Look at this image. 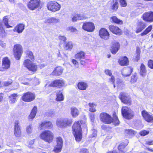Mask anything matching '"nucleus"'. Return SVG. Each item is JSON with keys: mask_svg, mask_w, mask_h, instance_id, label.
I'll list each match as a JSON object with an SVG mask.
<instances>
[{"mask_svg": "<svg viewBox=\"0 0 153 153\" xmlns=\"http://www.w3.org/2000/svg\"><path fill=\"white\" fill-rule=\"evenodd\" d=\"M81 124L84 125L85 128L87 130V125L83 121L76 122L72 126L73 133L77 141H80L82 138V133L81 127Z\"/></svg>", "mask_w": 153, "mask_h": 153, "instance_id": "nucleus-1", "label": "nucleus"}, {"mask_svg": "<svg viewBox=\"0 0 153 153\" xmlns=\"http://www.w3.org/2000/svg\"><path fill=\"white\" fill-rule=\"evenodd\" d=\"M72 122V120L71 119H58L56 120V124L58 127L63 128L71 126Z\"/></svg>", "mask_w": 153, "mask_h": 153, "instance_id": "nucleus-2", "label": "nucleus"}, {"mask_svg": "<svg viewBox=\"0 0 153 153\" xmlns=\"http://www.w3.org/2000/svg\"><path fill=\"white\" fill-rule=\"evenodd\" d=\"M121 111L122 115L127 119H131L134 116L133 112L129 108L127 107H123Z\"/></svg>", "mask_w": 153, "mask_h": 153, "instance_id": "nucleus-3", "label": "nucleus"}, {"mask_svg": "<svg viewBox=\"0 0 153 153\" xmlns=\"http://www.w3.org/2000/svg\"><path fill=\"white\" fill-rule=\"evenodd\" d=\"M23 64L24 66L30 71L35 72L37 70L38 68L37 65L29 59H27L25 60Z\"/></svg>", "mask_w": 153, "mask_h": 153, "instance_id": "nucleus-4", "label": "nucleus"}, {"mask_svg": "<svg viewBox=\"0 0 153 153\" xmlns=\"http://www.w3.org/2000/svg\"><path fill=\"white\" fill-rule=\"evenodd\" d=\"M52 133L48 130L44 131L41 134L40 137L43 140L50 143L52 141L53 137Z\"/></svg>", "mask_w": 153, "mask_h": 153, "instance_id": "nucleus-5", "label": "nucleus"}, {"mask_svg": "<svg viewBox=\"0 0 153 153\" xmlns=\"http://www.w3.org/2000/svg\"><path fill=\"white\" fill-rule=\"evenodd\" d=\"M47 7L49 10L52 12H55L60 9L61 6L56 2L51 1L47 4Z\"/></svg>", "mask_w": 153, "mask_h": 153, "instance_id": "nucleus-6", "label": "nucleus"}, {"mask_svg": "<svg viewBox=\"0 0 153 153\" xmlns=\"http://www.w3.org/2000/svg\"><path fill=\"white\" fill-rule=\"evenodd\" d=\"M100 120L105 123L110 124L112 121L111 117L106 113H102L100 115Z\"/></svg>", "mask_w": 153, "mask_h": 153, "instance_id": "nucleus-7", "label": "nucleus"}, {"mask_svg": "<svg viewBox=\"0 0 153 153\" xmlns=\"http://www.w3.org/2000/svg\"><path fill=\"white\" fill-rule=\"evenodd\" d=\"M14 54L16 59H20L22 53V46L19 44H16L14 46L13 48Z\"/></svg>", "mask_w": 153, "mask_h": 153, "instance_id": "nucleus-8", "label": "nucleus"}, {"mask_svg": "<svg viewBox=\"0 0 153 153\" xmlns=\"http://www.w3.org/2000/svg\"><path fill=\"white\" fill-rule=\"evenodd\" d=\"M35 97V95L34 93L27 92L23 94L22 99L25 102H30L34 100Z\"/></svg>", "mask_w": 153, "mask_h": 153, "instance_id": "nucleus-9", "label": "nucleus"}, {"mask_svg": "<svg viewBox=\"0 0 153 153\" xmlns=\"http://www.w3.org/2000/svg\"><path fill=\"white\" fill-rule=\"evenodd\" d=\"M40 4V0H31L28 2L27 6L28 9L33 10L37 8Z\"/></svg>", "mask_w": 153, "mask_h": 153, "instance_id": "nucleus-10", "label": "nucleus"}, {"mask_svg": "<svg viewBox=\"0 0 153 153\" xmlns=\"http://www.w3.org/2000/svg\"><path fill=\"white\" fill-rule=\"evenodd\" d=\"M56 145L55 146L53 151L57 153L60 152L62 149L63 146V140L62 138L60 137L56 138Z\"/></svg>", "mask_w": 153, "mask_h": 153, "instance_id": "nucleus-11", "label": "nucleus"}, {"mask_svg": "<svg viewBox=\"0 0 153 153\" xmlns=\"http://www.w3.org/2000/svg\"><path fill=\"white\" fill-rule=\"evenodd\" d=\"M119 98L122 102L124 104L130 105L131 103V100L128 95L124 92H121L120 93Z\"/></svg>", "mask_w": 153, "mask_h": 153, "instance_id": "nucleus-12", "label": "nucleus"}, {"mask_svg": "<svg viewBox=\"0 0 153 153\" xmlns=\"http://www.w3.org/2000/svg\"><path fill=\"white\" fill-rule=\"evenodd\" d=\"M82 28L88 32H92L94 30L95 26L92 22H85L83 23Z\"/></svg>", "mask_w": 153, "mask_h": 153, "instance_id": "nucleus-13", "label": "nucleus"}, {"mask_svg": "<svg viewBox=\"0 0 153 153\" xmlns=\"http://www.w3.org/2000/svg\"><path fill=\"white\" fill-rule=\"evenodd\" d=\"M143 19L147 22H153V12L151 11L146 12L142 16Z\"/></svg>", "mask_w": 153, "mask_h": 153, "instance_id": "nucleus-14", "label": "nucleus"}, {"mask_svg": "<svg viewBox=\"0 0 153 153\" xmlns=\"http://www.w3.org/2000/svg\"><path fill=\"white\" fill-rule=\"evenodd\" d=\"M99 35L101 38L107 40L109 39L110 34L106 29L102 28L99 31Z\"/></svg>", "mask_w": 153, "mask_h": 153, "instance_id": "nucleus-15", "label": "nucleus"}, {"mask_svg": "<svg viewBox=\"0 0 153 153\" xmlns=\"http://www.w3.org/2000/svg\"><path fill=\"white\" fill-rule=\"evenodd\" d=\"M14 134L17 137H20L21 135V131L18 121L16 120L14 123Z\"/></svg>", "mask_w": 153, "mask_h": 153, "instance_id": "nucleus-16", "label": "nucleus"}, {"mask_svg": "<svg viewBox=\"0 0 153 153\" xmlns=\"http://www.w3.org/2000/svg\"><path fill=\"white\" fill-rule=\"evenodd\" d=\"M146 26V23L141 21H138L137 23L136 32L138 33L141 32Z\"/></svg>", "mask_w": 153, "mask_h": 153, "instance_id": "nucleus-17", "label": "nucleus"}, {"mask_svg": "<svg viewBox=\"0 0 153 153\" xmlns=\"http://www.w3.org/2000/svg\"><path fill=\"white\" fill-rule=\"evenodd\" d=\"M108 5L111 10L114 11H116L118 8V0H111Z\"/></svg>", "mask_w": 153, "mask_h": 153, "instance_id": "nucleus-18", "label": "nucleus"}, {"mask_svg": "<svg viewBox=\"0 0 153 153\" xmlns=\"http://www.w3.org/2000/svg\"><path fill=\"white\" fill-rule=\"evenodd\" d=\"M142 114L144 120L148 122H152L153 121V117L146 111H142Z\"/></svg>", "mask_w": 153, "mask_h": 153, "instance_id": "nucleus-19", "label": "nucleus"}, {"mask_svg": "<svg viewBox=\"0 0 153 153\" xmlns=\"http://www.w3.org/2000/svg\"><path fill=\"white\" fill-rule=\"evenodd\" d=\"M65 82L62 79H57L53 81L50 84L51 86L60 88L64 86Z\"/></svg>", "mask_w": 153, "mask_h": 153, "instance_id": "nucleus-20", "label": "nucleus"}, {"mask_svg": "<svg viewBox=\"0 0 153 153\" xmlns=\"http://www.w3.org/2000/svg\"><path fill=\"white\" fill-rule=\"evenodd\" d=\"M10 62L8 58L7 57L4 58L2 61V68H0V71H3L7 69L10 67Z\"/></svg>", "mask_w": 153, "mask_h": 153, "instance_id": "nucleus-21", "label": "nucleus"}, {"mask_svg": "<svg viewBox=\"0 0 153 153\" xmlns=\"http://www.w3.org/2000/svg\"><path fill=\"white\" fill-rule=\"evenodd\" d=\"M132 71V68H131L126 67L122 69L121 71V73L123 77H126L129 76Z\"/></svg>", "mask_w": 153, "mask_h": 153, "instance_id": "nucleus-22", "label": "nucleus"}, {"mask_svg": "<svg viewBox=\"0 0 153 153\" xmlns=\"http://www.w3.org/2000/svg\"><path fill=\"white\" fill-rule=\"evenodd\" d=\"M110 30L113 33L118 35H120L122 33L121 30L118 27L114 25L109 26Z\"/></svg>", "mask_w": 153, "mask_h": 153, "instance_id": "nucleus-23", "label": "nucleus"}, {"mask_svg": "<svg viewBox=\"0 0 153 153\" xmlns=\"http://www.w3.org/2000/svg\"><path fill=\"white\" fill-rule=\"evenodd\" d=\"M120 47V44L117 42H114L111 47V51L112 53L115 54L118 51Z\"/></svg>", "mask_w": 153, "mask_h": 153, "instance_id": "nucleus-24", "label": "nucleus"}, {"mask_svg": "<svg viewBox=\"0 0 153 153\" xmlns=\"http://www.w3.org/2000/svg\"><path fill=\"white\" fill-rule=\"evenodd\" d=\"M52 126L51 123L49 122H44L40 124L39 126V128L41 130L46 128H50Z\"/></svg>", "mask_w": 153, "mask_h": 153, "instance_id": "nucleus-25", "label": "nucleus"}, {"mask_svg": "<svg viewBox=\"0 0 153 153\" xmlns=\"http://www.w3.org/2000/svg\"><path fill=\"white\" fill-rule=\"evenodd\" d=\"M86 18L85 16L82 14H75L72 19L73 22H75L77 20H81L85 19Z\"/></svg>", "mask_w": 153, "mask_h": 153, "instance_id": "nucleus-26", "label": "nucleus"}, {"mask_svg": "<svg viewBox=\"0 0 153 153\" xmlns=\"http://www.w3.org/2000/svg\"><path fill=\"white\" fill-rule=\"evenodd\" d=\"M25 29V25L23 24H20L17 25L14 29L13 31L18 33H22Z\"/></svg>", "mask_w": 153, "mask_h": 153, "instance_id": "nucleus-27", "label": "nucleus"}, {"mask_svg": "<svg viewBox=\"0 0 153 153\" xmlns=\"http://www.w3.org/2000/svg\"><path fill=\"white\" fill-rule=\"evenodd\" d=\"M63 71V70L62 67H57L55 68L52 72V74L53 75L59 76L62 74Z\"/></svg>", "mask_w": 153, "mask_h": 153, "instance_id": "nucleus-28", "label": "nucleus"}, {"mask_svg": "<svg viewBox=\"0 0 153 153\" xmlns=\"http://www.w3.org/2000/svg\"><path fill=\"white\" fill-rule=\"evenodd\" d=\"M37 111V107L35 106L31 110L30 114L28 116V119H33L35 117Z\"/></svg>", "mask_w": 153, "mask_h": 153, "instance_id": "nucleus-29", "label": "nucleus"}, {"mask_svg": "<svg viewBox=\"0 0 153 153\" xmlns=\"http://www.w3.org/2000/svg\"><path fill=\"white\" fill-rule=\"evenodd\" d=\"M118 62L119 64L122 66L128 65V59L126 56L119 59Z\"/></svg>", "mask_w": 153, "mask_h": 153, "instance_id": "nucleus-30", "label": "nucleus"}, {"mask_svg": "<svg viewBox=\"0 0 153 153\" xmlns=\"http://www.w3.org/2000/svg\"><path fill=\"white\" fill-rule=\"evenodd\" d=\"M105 73L106 75L111 77V78L109 79V82H112L113 83L115 81V79L114 76L112 75L111 71L108 69H106L105 71Z\"/></svg>", "mask_w": 153, "mask_h": 153, "instance_id": "nucleus-31", "label": "nucleus"}, {"mask_svg": "<svg viewBox=\"0 0 153 153\" xmlns=\"http://www.w3.org/2000/svg\"><path fill=\"white\" fill-rule=\"evenodd\" d=\"M71 113L73 117H76L79 115V111L77 108H71Z\"/></svg>", "mask_w": 153, "mask_h": 153, "instance_id": "nucleus-32", "label": "nucleus"}, {"mask_svg": "<svg viewBox=\"0 0 153 153\" xmlns=\"http://www.w3.org/2000/svg\"><path fill=\"white\" fill-rule=\"evenodd\" d=\"M18 95L17 94H13L9 97L10 103H14L17 100Z\"/></svg>", "mask_w": 153, "mask_h": 153, "instance_id": "nucleus-33", "label": "nucleus"}, {"mask_svg": "<svg viewBox=\"0 0 153 153\" xmlns=\"http://www.w3.org/2000/svg\"><path fill=\"white\" fill-rule=\"evenodd\" d=\"M56 100L61 101L64 100V97L62 94V91H57L56 93Z\"/></svg>", "mask_w": 153, "mask_h": 153, "instance_id": "nucleus-34", "label": "nucleus"}, {"mask_svg": "<svg viewBox=\"0 0 153 153\" xmlns=\"http://www.w3.org/2000/svg\"><path fill=\"white\" fill-rule=\"evenodd\" d=\"M88 87L87 83L84 82H79L77 84V87L79 89L84 90L86 89Z\"/></svg>", "mask_w": 153, "mask_h": 153, "instance_id": "nucleus-35", "label": "nucleus"}, {"mask_svg": "<svg viewBox=\"0 0 153 153\" xmlns=\"http://www.w3.org/2000/svg\"><path fill=\"white\" fill-rule=\"evenodd\" d=\"M146 71L144 65L143 64H141L140 69V75L143 77H144L146 76Z\"/></svg>", "mask_w": 153, "mask_h": 153, "instance_id": "nucleus-36", "label": "nucleus"}, {"mask_svg": "<svg viewBox=\"0 0 153 153\" xmlns=\"http://www.w3.org/2000/svg\"><path fill=\"white\" fill-rule=\"evenodd\" d=\"M85 53L82 51H80L76 54L75 56V58L80 60L81 59H84Z\"/></svg>", "mask_w": 153, "mask_h": 153, "instance_id": "nucleus-37", "label": "nucleus"}, {"mask_svg": "<svg viewBox=\"0 0 153 153\" xmlns=\"http://www.w3.org/2000/svg\"><path fill=\"white\" fill-rule=\"evenodd\" d=\"M127 145L124 143H121L118 147V149L120 153L125 152L126 151L125 149V147Z\"/></svg>", "mask_w": 153, "mask_h": 153, "instance_id": "nucleus-38", "label": "nucleus"}, {"mask_svg": "<svg viewBox=\"0 0 153 153\" xmlns=\"http://www.w3.org/2000/svg\"><path fill=\"white\" fill-rule=\"evenodd\" d=\"M152 28V25H150L149 26L143 33L140 34V35L141 36H143L146 35L151 31Z\"/></svg>", "mask_w": 153, "mask_h": 153, "instance_id": "nucleus-39", "label": "nucleus"}, {"mask_svg": "<svg viewBox=\"0 0 153 153\" xmlns=\"http://www.w3.org/2000/svg\"><path fill=\"white\" fill-rule=\"evenodd\" d=\"M73 46V45L72 42H69L66 43L65 45V48L66 50L71 51Z\"/></svg>", "mask_w": 153, "mask_h": 153, "instance_id": "nucleus-40", "label": "nucleus"}, {"mask_svg": "<svg viewBox=\"0 0 153 153\" xmlns=\"http://www.w3.org/2000/svg\"><path fill=\"white\" fill-rule=\"evenodd\" d=\"M33 130V126L32 124L27 125L26 128V132L28 135L31 134Z\"/></svg>", "mask_w": 153, "mask_h": 153, "instance_id": "nucleus-41", "label": "nucleus"}, {"mask_svg": "<svg viewBox=\"0 0 153 153\" xmlns=\"http://www.w3.org/2000/svg\"><path fill=\"white\" fill-rule=\"evenodd\" d=\"M111 19H112V21L114 22L119 24H121L123 23V22L122 21L118 19L116 16H114L111 18Z\"/></svg>", "mask_w": 153, "mask_h": 153, "instance_id": "nucleus-42", "label": "nucleus"}, {"mask_svg": "<svg viewBox=\"0 0 153 153\" xmlns=\"http://www.w3.org/2000/svg\"><path fill=\"white\" fill-rule=\"evenodd\" d=\"M89 110L90 111L93 112L96 111V106L95 104L93 103H89Z\"/></svg>", "mask_w": 153, "mask_h": 153, "instance_id": "nucleus-43", "label": "nucleus"}, {"mask_svg": "<svg viewBox=\"0 0 153 153\" xmlns=\"http://www.w3.org/2000/svg\"><path fill=\"white\" fill-rule=\"evenodd\" d=\"M3 22L7 28H9L11 27V26L8 24V19L7 16H5L4 17L3 19Z\"/></svg>", "mask_w": 153, "mask_h": 153, "instance_id": "nucleus-44", "label": "nucleus"}, {"mask_svg": "<svg viewBox=\"0 0 153 153\" xmlns=\"http://www.w3.org/2000/svg\"><path fill=\"white\" fill-rule=\"evenodd\" d=\"M27 56L30 58L31 59L33 60L34 59V56L33 55L32 52L29 51H27L26 52Z\"/></svg>", "mask_w": 153, "mask_h": 153, "instance_id": "nucleus-45", "label": "nucleus"}, {"mask_svg": "<svg viewBox=\"0 0 153 153\" xmlns=\"http://www.w3.org/2000/svg\"><path fill=\"white\" fill-rule=\"evenodd\" d=\"M137 77L136 74H134L131 76V83H134L136 82Z\"/></svg>", "mask_w": 153, "mask_h": 153, "instance_id": "nucleus-46", "label": "nucleus"}, {"mask_svg": "<svg viewBox=\"0 0 153 153\" xmlns=\"http://www.w3.org/2000/svg\"><path fill=\"white\" fill-rule=\"evenodd\" d=\"M67 31H70L71 32H76L77 31V30L76 28L73 26H70L66 28Z\"/></svg>", "mask_w": 153, "mask_h": 153, "instance_id": "nucleus-47", "label": "nucleus"}, {"mask_svg": "<svg viewBox=\"0 0 153 153\" xmlns=\"http://www.w3.org/2000/svg\"><path fill=\"white\" fill-rule=\"evenodd\" d=\"M126 133L132 136L136 134V132L133 130L132 129H127L125 131Z\"/></svg>", "mask_w": 153, "mask_h": 153, "instance_id": "nucleus-48", "label": "nucleus"}, {"mask_svg": "<svg viewBox=\"0 0 153 153\" xmlns=\"http://www.w3.org/2000/svg\"><path fill=\"white\" fill-rule=\"evenodd\" d=\"M60 22V20L59 19L57 18L56 17H51V23L55 24L58 23H59Z\"/></svg>", "mask_w": 153, "mask_h": 153, "instance_id": "nucleus-49", "label": "nucleus"}, {"mask_svg": "<svg viewBox=\"0 0 153 153\" xmlns=\"http://www.w3.org/2000/svg\"><path fill=\"white\" fill-rule=\"evenodd\" d=\"M120 5L123 7H125L126 6L127 4L126 0H120Z\"/></svg>", "mask_w": 153, "mask_h": 153, "instance_id": "nucleus-50", "label": "nucleus"}, {"mask_svg": "<svg viewBox=\"0 0 153 153\" xmlns=\"http://www.w3.org/2000/svg\"><path fill=\"white\" fill-rule=\"evenodd\" d=\"M31 79H25V81L22 82V83L26 85H29V82L31 81Z\"/></svg>", "mask_w": 153, "mask_h": 153, "instance_id": "nucleus-51", "label": "nucleus"}, {"mask_svg": "<svg viewBox=\"0 0 153 153\" xmlns=\"http://www.w3.org/2000/svg\"><path fill=\"white\" fill-rule=\"evenodd\" d=\"M113 122L115 126L118 125L119 124V121L117 117H114Z\"/></svg>", "mask_w": 153, "mask_h": 153, "instance_id": "nucleus-52", "label": "nucleus"}, {"mask_svg": "<svg viewBox=\"0 0 153 153\" xmlns=\"http://www.w3.org/2000/svg\"><path fill=\"white\" fill-rule=\"evenodd\" d=\"M89 116L91 121L93 122L95 119L94 114L93 113H90L89 114Z\"/></svg>", "mask_w": 153, "mask_h": 153, "instance_id": "nucleus-53", "label": "nucleus"}, {"mask_svg": "<svg viewBox=\"0 0 153 153\" xmlns=\"http://www.w3.org/2000/svg\"><path fill=\"white\" fill-rule=\"evenodd\" d=\"M149 133V131H147L146 130H143L140 131V134L141 136H144L148 134Z\"/></svg>", "mask_w": 153, "mask_h": 153, "instance_id": "nucleus-54", "label": "nucleus"}, {"mask_svg": "<svg viewBox=\"0 0 153 153\" xmlns=\"http://www.w3.org/2000/svg\"><path fill=\"white\" fill-rule=\"evenodd\" d=\"M12 82V81L11 79H10L8 81L5 82H4V86H7L10 85Z\"/></svg>", "mask_w": 153, "mask_h": 153, "instance_id": "nucleus-55", "label": "nucleus"}, {"mask_svg": "<svg viewBox=\"0 0 153 153\" xmlns=\"http://www.w3.org/2000/svg\"><path fill=\"white\" fill-rule=\"evenodd\" d=\"M44 22L45 23H51V17L45 19Z\"/></svg>", "mask_w": 153, "mask_h": 153, "instance_id": "nucleus-56", "label": "nucleus"}, {"mask_svg": "<svg viewBox=\"0 0 153 153\" xmlns=\"http://www.w3.org/2000/svg\"><path fill=\"white\" fill-rule=\"evenodd\" d=\"M137 55L136 57V61H138L140 59V50L139 49H137Z\"/></svg>", "mask_w": 153, "mask_h": 153, "instance_id": "nucleus-57", "label": "nucleus"}, {"mask_svg": "<svg viewBox=\"0 0 153 153\" xmlns=\"http://www.w3.org/2000/svg\"><path fill=\"white\" fill-rule=\"evenodd\" d=\"M148 66L152 69H153V61L151 60H149L148 62Z\"/></svg>", "mask_w": 153, "mask_h": 153, "instance_id": "nucleus-58", "label": "nucleus"}, {"mask_svg": "<svg viewBox=\"0 0 153 153\" xmlns=\"http://www.w3.org/2000/svg\"><path fill=\"white\" fill-rule=\"evenodd\" d=\"M91 132L92 133L91 135V137H94L97 136V130L95 129L92 130Z\"/></svg>", "mask_w": 153, "mask_h": 153, "instance_id": "nucleus-59", "label": "nucleus"}, {"mask_svg": "<svg viewBox=\"0 0 153 153\" xmlns=\"http://www.w3.org/2000/svg\"><path fill=\"white\" fill-rule=\"evenodd\" d=\"M34 142V140H31L28 142V147L30 148H32Z\"/></svg>", "mask_w": 153, "mask_h": 153, "instance_id": "nucleus-60", "label": "nucleus"}, {"mask_svg": "<svg viewBox=\"0 0 153 153\" xmlns=\"http://www.w3.org/2000/svg\"><path fill=\"white\" fill-rule=\"evenodd\" d=\"M33 81L34 82L33 84L35 85H37L39 83V79L36 78H34Z\"/></svg>", "mask_w": 153, "mask_h": 153, "instance_id": "nucleus-61", "label": "nucleus"}, {"mask_svg": "<svg viewBox=\"0 0 153 153\" xmlns=\"http://www.w3.org/2000/svg\"><path fill=\"white\" fill-rule=\"evenodd\" d=\"M79 153H89V152L87 149H80Z\"/></svg>", "mask_w": 153, "mask_h": 153, "instance_id": "nucleus-62", "label": "nucleus"}, {"mask_svg": "<svg viewBox=\"0 0 153 153\" xmlns=\"http://www.w3.org/2000/svg\"><path fill=\"white\" fill-rule=\"evenodd\" d=\"M59 38L61 40L65 42L66 40V37L64 36H60L59 37Z\"/></svg>", "mask_w": 153, "mask_h": 153, "instance_id": "nucleus-63", "label": "nucleus"}, {"mask_svg": "<svg viewBox=\"0 0 153 153\" xmlns=\"http://www.w3.org/2000/svg\"><path fill=\"white\" fill-rule=\"evenodd\" d=\"M0 45L2 47L4 48L6 46L5 43H4L3 42L0 41Z\"/></svg>", "mask_w": 153, "mask_h": 153, "instance_id": "nucleus-64", "label": "nucleus"}]
</instances>
